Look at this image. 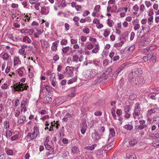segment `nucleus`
Returning a JSON list of instances; mask_svg holds the SVG:
<instances>
[{"instance_id": "52", "label": "nucleus", "mask_w": 159, "mask_h": 159, "mask_svg": "<svg viewBox=\"0 0 159 159\" xmlns=\"http://www.w3.org/2000/svg\"><path fill=\"white\" fill-rule=\"evenodd\" d=\"M67 43V40L66 39H63L61 41V44L62 45H66Z\"/></svg>"}, {"instance_id": "3", "label": "nucleus", "mask_w": 159, "mask_h": 159, "mask_svg": "<svg viewBox=\"0 0 159 159\" xmlns=\"http://www.w3.org/2000/svg\"><path fill=\"white\" fill-rule=\"evenodd\" d=\"M44 145L45 146L46 149L48 151V152H46V155L48 156L50 155H52L55 153L54 148L48 144V143H44Z\"/></svg>"}, {"instance_id": "4", "label": "nucleus", "mask_w": 159, "mask_h": 159, "mask_svg": "<svg viewBox=\"0 0 159 159\" xmlns=\"http://www.w3.org/2000/svg\"><path fill=\"white\" fill-rule=\"evenodd\" d=\"M145 121L144 120H139V125H136L135 126V129L139 130L146 128L147 126L145 124Z\"/></svg>"}, {"instance_id": "54", "label": "nucleus", "mask_w": 159, "mask_h": 159, "mask_svg": "<svg viewBox=\"0 0 159 159\" xmlns=\"http://www.w3.org/2000/svg\"><path fill=\"white\" fill-rule=\"evenodd\" d=\"M153 62L155 63L156 62V57L155 56V55H154L153 53V55H152V57L151 59Z\"/></svg>"}, {"instance_id": "61", "label": "nucleus", "mask_w": 159, "mask_h": 159, "mask_svg": "<svg viewBox=\"0 0 159 159\" xmlns=\"http://www.w3.org/2000/svg\"><path fill=\"white\" fill-rule=\"evenodd\" d=\"M93 47V45L92 44H89L87 45V48L89 50L92 49Z\"/></svg>"}, {"instance_id": "59", "label": "nucleus", "mask_w": 159, "mask_h": 159, "mask_svg": "<svg viewBox=\"0 0 159 159\" xmlns=\"http://www.w3.org/2000/svg\"><path fill=\"white\" fill-rule=\"evenodd\" d=\"M99 48L98 47L95 48H94L92 50V52L93 53H97L98 50Z\"/></svg>"}, {"instance_id": "21", "label": "nucleus", "mask_w": 159, "mask_h": 159, "mask_svg": "<svg viewBox=\"0 0 159 159\" xmlns=\"http://www.w3.org/2000/svg\"><path fill=\"white\" fill-rule=\"evenodd\" d=\"M76 90L74 89H72L70 90V93L68 95V96L70 97H74L76 94Z\"/></svg>"}, {"instance_id": "35", "label": "nucleus", "mask_w": 159, "mask_h": 159, "mask_svg": "<svg viewBox=\"0 0 159 159\" xmlns=\"http://www.w3.org/2000/svg\"><path fill=\"white\" fill-rule=\"evenodd\" d=\"M24 31H27V33H28L30 35H32V34L34 32V29L27 30H24Z\"/></svg>"}, {"instance_id": "18", "label": "nucleus", "mask_w": 159, "mask_h": 159, "mask_svg": "<svg viewBox=\"0 0 159 159\" xmlns=\"http://www.w3.org/2000/svg\"><path fill=\"white\" fill-rule=\"evenodd\" d=\"M92 137L93 138L96 140H98L101 138L100 135H98L96 131L95 132L92 133Z\"/></svg>"}, {"instance_id": "22", "label": "nucleus", "mask_w": 159, "mask_h": 159, "mask_svg": "<svg viewBox=\"0 0 159 159\" xmlns=\"http://www.w3.org/2000/svg\"><path fill=\"white\" fill-rule=\"evenodd\" d=\"M84 76L86 79L93 78V76L90 74L89 72L87 71L84 74Z\"/></svg>"}, {"instance_id": "15", "label": "nucleus", "mask_w": 159, "mask_h": 159, "mask_svg": "<svg viewBox=\"0 0 159 159\" xmlns=\"http://www.w3.org/2000/svg\"><path fill=\"white\" fill-rule=\"evenodd\" d=\"M125 64H123L117 69L116 70L115 72V74L116 75L119 74L120 72L123 70L126 66Z\"/></svg>"}, {"instance_id": "31", "label": "nucleus", "mask_w": 159, "mask_h": 159, "mask_svg": "<svg viewBox=\"0 0 159 159\" xmlns=\"http://www.w3.org/2000/svg\"><path fill=\"white\" fill-rule=\"evenodd\" d=\"M5 150L6 151L7 154L9 155L12 156L13 155V151L6 148H5Z\"/></svg>"}, {"instance_id": "10", "label": "nucleus", "mask_w": 159, "mask_h": 159, "mask_svg": "<svg viewBox=\"0 0 159 159\" xmlns=\"http://www.w3.org/2000/svg\"><path fill=\"white\" fill-rule=\"evenodd\" d=\"M74 67L69 66H67L66 68V71L67 74H69L70 76H73V71Z\"/></svg>"}, {"instance_id": "8", "label": "nucleus", "mask_w": 159, "mask_h": 159, "mask_svg": "<svg viewBox=\"0 0 159 159\" xmlns=\"http://www.w3.org/2000/svg\"><path fill=\"white\" fill-rule=\"evenodd\" d=\"M115 55V52H111L109 55V56L110 57V58L111 59V62L112 61H116L118 60L119 59L120 57L119 56L117 55V54L116 53L115 54V56L113 58V56Z\"/></svg>"}, {"instance_id": "48", "label": "nucleus", "mask_w": 159, "mask_h": 159, "mask_svg": "<svg viewBox=\"0 0 159 159\" xmlns=\"http://www.w3.org/2000/svg\"><path fill=\"white\" fill-rule=\"evenodd\" d=\"M14 65H16L18 64L19 62V58L18 57H16L14 58Z\"/></svg>"}, {"instance_id": "51", "label": "nucleus", "mask_w": 159, "mask_h": 159, "mask_svg": "<svg viewBox=\"0 0 159 159\" xmlns=\"http://www.w3.org/2000/svg\"><path fill=\"white\" fill-rule=\"evenodd\" d=\"M61 5L62 7H66L67 5L66 2L65 0H63L61 3Z\"/></svg>"}, {"instance_id": "44", "label": "nucleus", "mask_w": 159, "mask_h": 159, "mask_svg": "<svg viewBox=\"0 0 159 159\" xmlns=\"http://www.w3.org/2000/svg\"><path fill=\"white\" fill-rule=\"evenodd\" d=\"M9 56L7 53H4L3 55V58L4 60H7L9 58Z\"/></svg>"}, {"instance_id": "40", "label": "nucleus", "mask_w": 159, "mask_h": 159, "mask_svg": "<svg viewBox=\"0 0 159 159\" xmlns=\"http://www.w3.org/2000/svg\"><path fill=\"white\" fill-rule=\"evenodd\" d=\"M77 80V77L76 78H72L70 80H68V84H70L71 83H73V82H75V81H76Z\"/></svg>"}, {"instance_id": "53", "label": "nucleus", "mask_w": 159, "mask_h": 159, "mask_svg": "<svg viewBox=\"0 0 159 159\" xmlns=\"http://www.w3.org/2000/svg\"><path fill=\"white\" fill-rule=\"evenodd\" d=\"M135 34L134 32H132L131 33V36L130 38V40L131 41L132 40L134 39V37L135 36Z\"/></svg>"}, {"instance_id": "42", "label": "nucleus", "mask_w": 159, "mask_h": 159, "mask_svg": "<svg viewBox=\"0 0 159 159\" xmlns=\"http://www.w3.org/2000/svg\"><path fill=\"white\" fill-rule=\"evenodd\" d=\"M82 31L84 33L86 34H88L89 32V29L88 27H85L84 28Z\"/></svg>"}, {"instance_id": "1", "label": "nucleus", "mask_w": 159, "mask_h": 159, "mask_svg": "<svg viewBox=\"0 0 159 159\" xmlns=\"http://www.w3.org/2000/svg\"><path fill=\"white\" fill-rule=\"evenodd\" d=\"M25 85V84H20L19 83L16 85V86L15 84H14L13 86H11V87L14 89L15 91L20 92L23 91L24 90H27L29 87L28 86H24Z\"/></svg>"}, {"instance_id": "56", "label": "nucleus", "mask_w": 159, "mask_h": 159, "mask_svg": "<svg viewBox=\"0 0 159 159\" xmlns=\"http://www.w3.org/2000/svg\"><path fill=\"white\" fill-rule=\"evenodd\" d=\"M153 55V53H151L150 54H148L146 56L149 60H150L152 57V55Z\"/></svg>"}, {"instance_id": "28", "label": "nucleus", "mask_w": 159, "mask_h": 159, "mask_svg": "<svg viewBox=\"0 0 159 159\" xmlns=\"http://www.w3.org/2000/svg\"><path fill=\"white\" fill-rule=\"evenodd\" d=\"M137 139L131 140L129 143V145L131 146H134L137 143Z\"/></svg>"}, {"instance_id": "36", "label": "nucleus", "mask_w": 159, "mask_h": 159, "mask_svg": "<svg viewBox=\"0 0 159 159\" xmlns=\"http://www.w3.org/2000/svg\"><path fill=\"white\" fill-rule=\"evenodd\" d=\"M153 16H152L150 17L148 20V23L149 25L152 24L153 22Z\"/></svg>"}, {"instance_id": "11", "label": "nucleus", "mask_w": 159, "mask_h": 159, "mask_svg": "<svg viewBox=\"0 0 159 159\" xmlns=\"http://www.w3.org/2000/svg\"><path fill=\"white\" fill-rule=\"evenodd\" d=\"M123 39H124L125 41L126 40L125 37H123L122 38H120V40H121V42L118 43H115L114 45V47L116 48H118L121 46L124 43L123 41Z\"/></svg>"}, {"instance_id": "7", "label": "nucleus", "mask_w": 159, "mask_h": 159, "mask_svg": "<svg viewBox=\"0 0 159 159\" xmlns=\"http://www.w3.org/2000/svg\"><path fill=\"white\" fill-rule=\"evenodd\" d=\"M141 108L140 106H138L136 107L134 110L133 113V116L134 119H136V116H139L141 113Z\"/></svg>"}, {"instance_id": "24", "label": "nucleus", "mask_w": 159, "mask_h": 159, "mask_svg": "<svg viewBox=\"0 0 159 159\" xmlns=\"http://www.w3.org/2000/svg\"><path fill=\"white\" fill-rule=\"evenodd\" d=\"M124 128L127 130L130 131L133 129V126L129 124L125 125Z\"/></svg>"}, {"instance_id": "6", "label": "nucleus", "mask_w": 159, "mask_h": 159, "mask_svg": "<svg viewBox=\"0 0 159 159\" xmlns=\"http://www.w3.org/2000/svg\"><path fill=\"white\" fill-rule=\"evenodd\" d=\"M145 83L144 78L141 76H138L136 77L135 80V83L136 85H143Z\"/></svg>"}, {"instance_id": "64", "label": "nucleus", "mask_w": 159, "mask_h": 159, "mask_svg": "<svg viewBox=\"0 0 159 159\" xmlns=\"http://www.w3.org/2000/svg\"><path fill=\"white\" fill-rule=\"evenodd\" d=\"M108 63V60L106 59L103 62V64L104 66H106L107 65Z\"/></svg>"}, {"instance_id": "30", "label": "nucleus", "mask_w": 159, "mask_h": 159, "mask_svg": "<svg viewBox=\"0 0 159 159\" xmlns=\"http://www.w3.org/2000/svg\"><path fill=\"white\" fill-rule=\"evenodd\" d=\"M72 59L74 61L76 62L78 61V60H79V61H81L80 59L79 58L78 56L77 55H74L73 56Z\"/></svg>"}, {"instance_id": "34", "label": "nucleus", "mask_w": 159, "mask_h": 159, "mask_svg": "<svg viewBox=\"0 0 159 159\" xmlns=\"http://www.w3.org/2000/svg\"><path fill=\"white\" fill-rule=\"evenodd\" d=\"M69 47L68 46L66 47L63 48L62 49V51L63 53L64 54H66L67 52L69 50Z\"/></svg>"}, {"instance_id": "20", "label": "nucleus", "mask_w": 159, "mask_h": 159, "mask_svg": "<svg viewBox=\"0 0 159 159\" xmlns=\"http://www.w3.org/2000/svg\"><path fill=\"white\" fill-rule=\"evenodd\" d=\"M142 28V30L143 31V33L144 36L148 32V30L149 29V26H147L146 25L145 26L143 25L141 26Z\"/></svg>"}, {"instance_id": "13", "label": "nucleus", "mask_w": 159, "mask_h": 159, "mask_svg": "<svg viewBox=\"0 0 159 159\" xmlns=\"http://www.w3.org/2000/svg\"><path fill=\"white\" fill-rule=\"evenodd\" d=\"M149 138L150 139H156L159 138V134L158 132L154 134L150 133L148 135Z\"/></svg>"}, {"instance_id": "39", "label": "nucleus", "mask_w": 159, "mask_h": 159, "mask_svg": "<svg viewBox=\"0 0 159 159\" xmlns=\"http://www.w3.org/2000/svg\"><path fill=\"white\" fill-rule=\"evenodd\" d=\"M156 94L155 93H153L152 94H149L148 95V97L149 98H151L152 99L155 100L156 99L155 97Z\"/></svg>"}, {"instance_id": "17", "label": "nucleus", "mask_w": 159, "mask_h": 159, "mask_svg": "<svg viewBox=\"0 0 159 159\" xmlns=\"http://www.w3.org/2000/svg\"><path fill=\"white\" fill-rule=\"evenodd\" d=\"M52 98L49 96H46L44 98L43 102L45 104L49 103L52 101Z\"/></svg>"}, {"instance_id": "37", "label": "nucleus", "mask_w": 159, "mask_h": 159, "mask_svg": "<svg viewBox=\"0 0 159 159\" xmlns=\"http://www.w3.org/2000/svg\"><path fill=\"white\" fill-rule=\"evenodd\" d=\"M110 134L112 137H114L115 135V132L114 129L113 128L110 129Z\"/></svg>"}, {"instance_id": "12", "label": "nucleus", "mask_w": 159, "mask_h": 159, "mask_svg": "<svg viewBox=\"0 0 159 159\" xmlns=\"http://www.w3.org/2000/svg\"><path fill=\"white\" fill-rule=\"evenodd\" d=\"M135 48L134 45H133L129 47H127L126 48V50L127 49L126 52L127 54L130 55L133 52Z\"/></svg>"}, {"instance_id": "5", "label": "nucleus", "mask_w": 159, "mask_h": 159, "mask_svg": "<svg viewBox=\"0 0 159 159\" xmlns=\"http://www.w3.org/2000/svg\"><path fill=\"white\" fill-rule=\"evenodd\" d=\"M86 120L85 119H83L80 125L81 132L82 134H84L87 129V124L86 123Z\"/></svg>"}, {"instance_id": "41", "label": "nucleus", "mask_w": 159, "mask_h": 159, "mask_svg": "<svg viewBox=\"0 0 159 159\" xmlns=\"http://www.w3.org/2000/svg\"><path fill=\"white\" fill-rule=\"evenodd\" d=\"M19 53L22 55H25V49H23V48H21L19 50Z\"/></svg>"}, {"instance_id": "32", "label": "nucleus", "mask_w": 159, "mask_h": 159, "mask_svg": "<svg viewBox=\"0 0 159 159\" xmlns=\"http://www.w3.org/2000/svg\"><path fill=\"white\" fill-rule=\"evenodd\" d=\"M23 42H25L27 41L28 43H30L31 42V40L27 36H25L22 39Z\"/></svg>"}, {"instance_id": "63", "label": "nucleus", "mask_w": 159, "mask_h": 159, "mask_svg": "<svg viewBox=\"0 0 159 159\" xmlns=\"http://www.w3.org/2000/svg\"><path fill=\"white\" fill-rule=\"evenodd\" d=\"M134 72H136V74L137 73L139 74H141L142 73V70L140 68H138L137 69V70H136L135 71H134Z\"/></svg>"}, {"instance_id": "29", "label": "nucleus", "mask_w": 159, "mask_h": 159, "mask_svg": "<svg viewBox=\"0 0 159 159\" xmlns=\"http://www.w3.org/2000/svg\"><path fill=\"white\" fill-rule=\"evenodd\" d=\"M131 106L130 105H126L125 107L124 111L125 113H128L131 109Z\"/></svg>"}, {"instance_id": "38", "label": "nucleus", "mask_w": 159, "mask_h": 159, "mask_svg": "<svg viewBox=\"0 0 159 159\" xmlns=\"http://www.w3.org/2000/svg\"><path fill=\"white\" fill-rule=\"evenodd\" d=\"M153 121L155 124L158 123L159 122V117L158 116H156L154 117L153 118Z\"/></svg>"}, {"instance_id": "55", "label": "nucleus", "mask_w": 159, "mask_h": 159, "mask_svg": "<svg viewBox=\"0 0 159 159\" xmlns=\"http://www.w3.org/2000/svg\"><path fill=\"white\" fill-rule=\"evenodd\" d=\"M93 23L96 24L98 25L99 24L100 20L99 19H95L94 20Z\"/></svg>"}, {"instance_id": "60", "label": "nucleus", "mask_w": 159, "mask_h": 159, "mask_svg": "<svg viewBox=\"0 0 159 159\" xmlns=\"http://www.w3.org/2000/svg\"><path fill=\"white\" fill-rule=\"evenodd\" d=\"M153 47L152 46H150V47H148L147 49L146 50L147 51V52H149L152 51L153 50Z\"/></svg>"}, {"instance_id": "33", "label": "nucleus", "mask_w": 159, "mask_h": 159, "mask_svg": "<svg viewBox=\"0 0 159 159\" xmlns=\"http://www.w3.org/2000/svg\"><path fill=\"white\" fill-rule=\"evenodd\" d=\"M110 31L109 30L105 29L104 30V33L103 34V35L105 37H107L108 36L110 33Z\"/></svg>"}, {"instance_id": "16", "label": "nucleus", "mask_w": 159, "mask_h": 159, "mask_svg": "<svg viewBox=\"0 0 159 159\" xmlns=\"http://www.w3.org/2000/svg\"><path fill=\"white\" fill-rule=\"evenodd\" d=\"M155 109L154 108L151 109L148 111L147 116L148 118V120H150V118L149 117L152 114L155 113Z\"/></svg>"}, {"instance_id": "9", "label": "nucleus", "mask_w": 159, "mask_h": 159, "mask_svg": "<svg viewBox=\"0 0 159 159\" xmlns=\"http://www.w3.org/2000/svg\"><path fill=\"white\" fill-rule=\"evenodd\" d=\"M136 72L133 71H131L129 74L128 75V79L130 83L133 82L134 83V77L136 75Z\"/></svg>"}, {"instance_id": "58", "label": "nucleus", "mask_w": 159, "mask_h": 159, "mask_svg": "<svg viewBox=\"0 0 159 159\" xmlns=\"http://www.w3.org/2000/svg\"><path fill=\"white\" fill-rule=\"evenodd\" d=\"M145 4L146 5V6L148 7L151 5V3H150V1H145Z\"/></svg>"}, {"instance_id": "49", "label": "nucleus", "mask_w": 159, "mask_h": 159, "mask_svg": "<svg viewBox=\"0 0 159 159\" xmlns=\"http://www.w3.org/2000/svg\"><path fill=\"white\" fill-rule=\"evenodd\" d=\"M59 58V56L57 54H56L53 57V60L55 61H57Z\"/></svg>"}, {"instance_id": "19", "label": "nucleus", "mask_w": 159, "mask_h": 159, "mask_svg": "<svg viewBox=\"0 0 159 159\" xmlns=\"http://www.w3.org/2000/svg\"><path fill=\"white\" fill-rule=\"evenodd\" d=\"M26 120V117L25 116H20L19 117V119L18 120V123L21 125L24 124V121Z\"/></svg>"}, {"instance_id": "23", "label": "nucleus", "mask_w": 159, "mask_h": 159, "mask_svg": "<svg viewBox=\"0 0 159 159\" xmlns=\"http://www.w3.org/2000/svg\"><path fill=\"white\" fill-rule=\"evenodd\" d=\"M137 157L135 155L127 154L126 155V159H136Z\"/></svg>"}, {"instance_id": "26", "label": "nucleus", "mask_w": 159, "mask_h": 159, "mask_svg": "<svg viewBox=\"0 0 159 159\" xmlns=\"http://www.w3.org/2000/svg\"><path fill=\"white\" fill-rule=\"evenodd\" d=\"M71 151L74 154H77L79 152L78 148L74 146L71 149Z\"/></svg>"}, {"instance_id": "14", "label": "nucleus", "mask_w": 159, "mask_h": 159, "mask_svg": "<svg viewBox=\"0 0 159 159\" xmlns=\"http://www.w3.org/2000/svg\"><path fill=\"white\" fill-rule=\"evenodd\" d=\"M113 142L112 141L109 144L105 145L103 148L102 150L104 151H106L111 149L112 148V145L113 144Z\"/></svg>"}, {"instance_id": "50", "label": "nucleus", "mask_w": 159, "mask_h": 159, "mask_svg": "<svg viewBox=\"0 0 159 159\" xmlns=\"http://www.w3.org/2000/svg\"><path fill=\"white\" fill-rule=\"evenodd\" d=\"M49 118V116L48 115H45L44 116L40 118V119L43 120H46V119H48Z\"/></svg>"}, {"instance_id": "62", "label": "nucleus", "mask_w": 159, "mask_h": 159, "mask_svg": "<svg viewBox=\"0 0 159 159\" xmlns=\"http://www.w3.org/2000/svg\"><path fill=\"white\" fill-rule=\"evenodd\" d=\"M18 72L19 76H22L23 75V71L20 69H19L18 70Z\"/></svg>"}, {"instance_id": "57", "label": "nucleus", "mask_w": 159, "mask_h": 159, "mask_svg": "<svg viewBox=\"0 0 159 159\" xmlns=\"http://www.w3.org/2000/svg\"><path fill=\"white\" fill-rule=\"evenodd\" d=\"M18 137V134H16L13 136H12L11 138V139L12 141H13L15 140L16 139H17Z\"/></svg>"}, {"instance_id": "25", "label": "nucleus", "mask_w": 159, "mask_h": 159, "mask_svg": "<svg viewBox=\"0 0 159 159\" xmlns=\"http://www.w3.org/2000/svg\"><path fill=\"white\" fill-rule=\"evenodd\" d=\"M134 29L135 31L138 30L137 33L139 32L138 30L140 27V25L138 23H136L134 24Z\"/></svg>"}, {"instance_id": "43", "label": "nucleus", "mask_w": 159, "mask_h": 159, "mask_svg": "<svg viewBox=\"0 0 159 159\" xmlns=\"http://www.w3.org/2000/svg\"><path fill=\"white\" fill-rule=\"evenodd\" d=\"M108 22L107 24L108 25V26L110 27H111L113 26V21L111 20H110L109 19H108Z\"/></svg>"}, {"instance_id": "27", "label": "nucleus", "mask_w": 159, "mask_h": 159, "mask_svg": "<svg viewBox=\"0 0 159 159\" xmlns=\"http://www.w3.org/2000/svg\"><path fill=\"white\" fill-rule=\"evenodd\" d=\"M90 74L93 76V78L98 74V70L96 69H93L91 72H89Z\"/></svg>"}, {"instance_id": "45", "label": "nucleus", "mask_w": 159, "mask_h": 159, "mask_svg": "<svg viewBox=\"0 0 159 159\" xmlns=\"http://www.w3.org/2000/svg\"><path fill=\"white\" fill-rule=\"evenodd\" d=\"M116 113L118 116L121 115L122 114V112L121 109H117L116 110Z\"/></svg>"}, {"instance_id": "46", "label": "nucleus", "mask_w": 159, "mask_h": 159, "mask_svg": "<svg viewBox=\"0 0 159 159\" xmlns=\"http://www.w3.org/2000/svg\"><path fill=\"white\" fill-rule=\"evenodd\" d=\"M107 12H111V13L113 12V10H111V6H110V5H109L107 6Z\"/></svg>"}, {"instance_id": "47", "label": "nucleus", "mask_w": 159, "mask_h": 159, "mask_svg": "<svg viewBox=\"0 0 159 159\" xmlns=\"http://www.w3.org/2000/svg\"><path fill=\"white\" fill-rule=\"evenodd\" d=\"M100 7V6L99 5H96L94 8V11L96 12L99 11Z\"/></svg>"}, {"instance_id": "2", "label": "nucleus", "mask_w": 159, "mask_h": 159, "mask_svg": "<svg viewBox=\"0 0 159 159\" xmlns=\"http://www.w3.org/2000/svg\"><path fill=\"white\" fill-rule=\"evenodd\" d=\"M34 131L32 133H28L27 136L30 139L32 140L35 138L39 134V129L37 126H34Z\"/></svg>"}]
</instances>
